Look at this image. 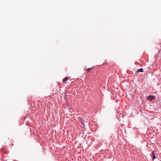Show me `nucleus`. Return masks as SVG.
<instances>
[{"instance_id": "nucleus-2", "label": "nucleus", "mask_w": 161, "mask_h": 161, "mask_svg": "<svg viewBox=\"0 0 161 161\" xmlns=\"http://www.w3.org/2000/svg\"><path fill=\"white\" fill-rule=\"evenodd\" d=\"M69 79V78L67 77H65L63 79V82L64 83H65Z\"/></svg>"}, {"instance_id": "nucleus-4", "label": "nucleus", "mask_w": 161, "mask_h": 161, "mask_svg": "<svg viewBox=\"0 0 161 161\" xmlns=\"http://www.w3.org/2000/svg\"><path fill=\"white\" fill-rule=\"evenodd\" d=\"M137 72H143V69L142 68H140L137 70Z\"/></svg>"}, {"instance_id": "nucleus-1", "label": "nucleus", "mask_w": 161, "mask_h": 161, "mask_svg": "<svg viewBox=\"0 0 161 161\" xmlns=\"http://www.w3.org/2000/svg\"><path fill=\"white\" fill-rule=\"evenodd\" d=\"M154 97L152 95H150L147 97V99L149 101H152L154 99Z\"/></svg>"}, {"instance_id": "nucleus-5", "label": "nucleus", "mask_w": 161, "mask_h": 161, "mask_svg": "<svg viewBox=\"0 0 161 161\" xmlns=\"http://www.w3.org/2000/svg\"><path fill=\"white\" fill-rule=\"evenodd\" d=\"M91 68H88V69H87V71H88V72L89 71H90V70H91Z\"/></svg>"}, {"instance_id": "nucleus-3", "label": "nucleus", "mask_w": 161, "mask_h": 161, "mask_svg": "<svg viewBox=\"0 0 161 161\" xmlns=\"http://www.w3.org/2000/svg\"><path fill=\"white\" fill-rule=\"evenodd\" d=\"M152 157H153V159H154L156 158V157L155 156L154 152L153 151L152 152Z\"/></svg>"}]
</instances>
